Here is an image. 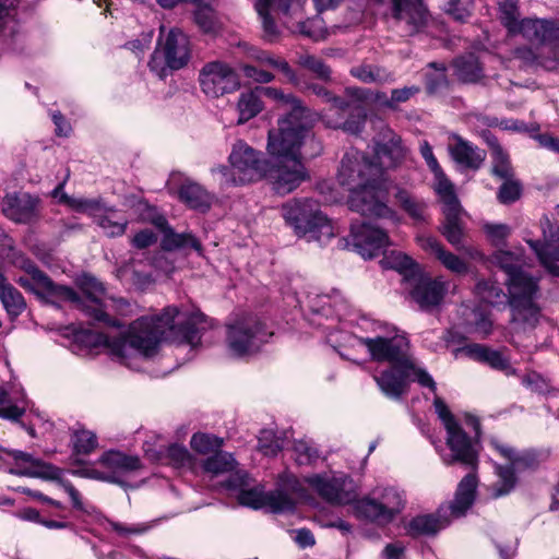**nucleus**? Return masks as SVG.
I'll use <instances>...</instances> for the list:
<instances>
[{"label":"nucleus","instance_id":"nucleus-44","mask_svg":"<svg viewBox=\"0 0 559 559\" xmlns=\"http://www.w3.org/2000/svg\"><path fill=\"white\" fill-rule=\"evenodd\" d=\"M435 176V189L443 204V209L461 206L454 191V186L448 179L442 168L432 171Z\"/></svg>","mask_w":559,"mask_h":559},{"label":"nucleus","instance_id":"nucleus-10","mask_svg":"<svg viewBox=\"0 0 559 559\" xmlns=\"http://www.w3.org/2000/svg\"><path fill=\"white\" fill-rule=\"evenodd\" d=\"M309 135V114L282 117L277 128L269 131L267 152L282 159L299 158V150Z\"/></svg>","mask_w":559,"mask_h":559},{"label":"nucleus","instance_id":"nucleus-12","mask_svg":"<svg viewBox=\"0 0 559 559\" xmlns=\"http://www.w3.org/2000/svg\"><path fill=\"white\" fill-rule=\"evenodd\" d=\"M381 392L392 399L399 400L408 392L409 382L417 381L421 386L437 391V384L432 377L423 368L418 367L414 358L406 359V362H394L384 369L379 376H374Z\"/></svg>","mask_w":559,"mask_h":559},{"label":"nucleus","instance_id":"nucleus-50","mask_svg":"<svg viewBox=\"0 0 559 559\" xmlns=\"http://www.w3.org/2000/svg\"><path fill=\"white\" fill-rule=\"evenodd\" d=\"M395 199L397 203L415 219H423L425 212V203L414 198L408 191L395 188Z\"/></svg>","mask_w":559,"mask_h":559},{"label":"nucleus","instance_id":"nucleus-63","mask_svg":"<svg viewBox=\"0 0 559 559\" xmlns=\"http://www.w3.org/2000/svg\"><path fill=\"white\" fill-rule=\"evenodd\" d=\"M154 36V31L150 29L141 33L136 38L126 44L127 49L131 50L135 56H143L150 48Z\"/></svg>","mask_w":559,"mask_h":559},{"label":"nucleus","instance_id":"nucleus-22","mask_svg":"<svg viewBox=\"0 0 559 559\" xmlns=\"http://www.w3.org/2000/svg\"><path fill=\"white\" fill-rule=\"evenodd\" d=\"M278 159L272 167L267 166L264 177L276 193L285 195L299 187L307 176L299 158Z\"/></svg>","mask_w":559,"mask_h":559},{"label":"nucleus","instance_id":"nucleus-56","mask_svg":"<svg viewBox=\"0 0 559 559\" xmlns=\"http://www.w3.org/2000/svg\"><path fill=\"white\" fill-rule=\"evenodd\" d=\"M298 63L302 68L312 72L319 80L329 81L331 79V69L321 59L313 55H301L298 58Z\"/></svg>","mask_w":559,"mask_h":559},{"label":"nucleus","instance_id":"nucleus-33","mask_svg":"<svg viewBox=\"0 0 559 559\" xmlns=\"http://www.w3.org/2000/svg\"><path fill=\"white\" fill-rule=\"evenodd\" d=\"M442 211L444 214V223L441 228L442 235L456 250H462L471 257H476L477 251L474 252L464 245V231L460 218L462 207H449Z\"/></svg>","mask_w":559,"mask_h":559},{"label":"nucleus","instance_id":"nucleus-9","mask_svg":"<svg viewBox=\"0 0 559 559\" xmlns=\"http://www.w3.org/2000/svg\"><path fill=\"white\" fill-rule=\"evenodd\" d=\"M191 57L189 37L179 28L166 29L159 27L156 48L151 57L148 67L159 78L167 74V69L180 70L185 68Z\"/></svg>","mask_w":559,"mask_h":559},{"label":"nucleus","instance_id":"nucleus-14","mask_svg":"<svg viewBox=\"0 0 559 559\" xmlns=\"http://www.w3.org/2000/svg\"><path fill=\"white\" fill-rule=\"evenodd\" d=\"M271 335L257 316L243 314L227 326L226 343L231 355L241 357L257 353Z\"/></svg>","mask_w":559,"mask_h":559},{"label":"nucleus","instance_id":"nucleus-38","mask_svg":"<svg viewBox=\"0 0 559 559\" xmlns=\"http://www.w3.org/2000/svg\"><path fill=\"white\" fill-rule=\"evenodd\" d=\"M260 91L261 95L275 102L280 108L289 110L284 117L298 118L300 115L309 114V109L302 105L301 100L290 93L286 94L283 90L271 86L260 87Z\"/></svg>","mask_w":559,"mask_h":559},{"label":"nucleus","instance_id":"nucleus-55","mask_svg":"<svg viewBox=\"0 0 559 559\" xmlns=\"http://www.w3.org/2000/svg\"><path fill=\"white\" fill-rule=\"evenodd\" d=\"M96 223L106 233L107 236H121L126 231L127 219L117 217L115 211H110L106 215H96Z\"/></svg>","mask_w":559,"mask_h":559},{"label":"nucleus","instance_id":"nucleus-39","mask_svg":"<svg viewBox=\"0 0 559 559\" xmlns=\"http://www.w3.org/2000/svg\"><path fill=\"white\" fill-rule=\"evenodd\" d=\"M147 455L152 460L170 464L177 468L187 467L194 469L197 466L195 459L191 455V453L183 445L176 443L169 445L164 452L157 454L147 453Z\"/></svg>","mask_w":559,"mask_h":559},{"label":"nucleus","instance_id":"nucleus-53","mask_svg":"<svg viewBox=\"0 0 559 559\" xmlns=\"http://www.w3.org/2000/svg\"><path fill=\"white\" fill-rule=\"evenodd\" d=\"M307 88L320 97L322 102L330 106L325 114H332L334 110H344L349 107V100L335 96L331 91L319 84H309Z\"/></svg>","mask_w":559,"mask_h":559},{"label":"nucleus","instance_id":"nucleus-1","mask_svg":"<svg viewBox=\"0 0 559 559\" xmlns=\"http://www.w3.org/2000/svg\"><path fill=\"white\" fill-rule=\"evenodd\" d=\"M204 322L205 317L201 312H182L176 307H167L159 316L135 320L119 337L93 332H87L85 337L93 345L107 346L122 364L134 368L138 358L155 356L162 341L195 347Z\"/></svg>","mask_w":559,"mask_h":559},{"label":"nucleus","instance_id":"nucleus-15","mask_svg":"<svg viewBox=\"0 0 559 559\" xmlns=\"http://www.w3.org/2000/svg\"><path fill=\"white\" fill-rule=\"evenodd\" d=\"M14 263L26 272L25 276L17 280L23 288L34 292L51 304H58L60 300L79 301L76 293L72 288L55 284L31 260L20 257Z\"/></svg>","mask_w":559,"mask_h":559},{"label":"nucleus","instance_id":"nucleus-37","mask_svg":"<svg viewBox=\"0 0 559 559\" xmlns=\"http://www.w3.org/2000/svg\"><path fill=\"white\" fill-rule=\"evenodd\" d=\"M261 96L260 86L246 90L239 94L236 103L237 124L248 122L263 110L264 104Z\"/></svg>","mask_w":559,"mask_h":559},{"label":"nucleus","instance_id":"nucleus-49","mask_svg":"<svg viewBox=\"0 0 559 559\" xmlns=\"http://www.w3.org/2000/svg\"><path fill=\"white\" fill-rule=\"evenodd\" d=\"M475 292L481 300L492 306L501 305L506 299V294L496 282L479 281L476 284Z\"/></svg>","mask_w":559,"mask_h":559},{"label":"nucleus","instance_id":"nucleus-6","mask_svg":"<svg viewBox=\"0 0 559 559\" xmlns=\"http://www.w3.org/2000/svg\"><path fill=\"white\" fill-rule=\"evenodd\" d=\"M228 160L229 168L224 165L212 168L222 187L255 182L266 175L267 160L242 140L233 144Z\"/></svg>","mask_w":559,"mask_h":559},{"label":"nucleus","instance_id":"nucleus-20","mask_svg":"<svg viewBox=\"0 0 559 559\" xmlns=\"http://www.w3.org/2000/svg\"><path fill=\"white\" fill-rule=\"evenodd\" d=\"M79 286L83 292V297L76 294L79 301L68 300L75 308L85 312L88 317L107 326L119 328L121 322L109 317L102 304V297L105 294L103 284L92 275L84 274L79 278Z\"/></svg>","mask_w":559,"mask_h":559},{"label":"nucleus","instance_id":"nucleus-25","mask_svg":"<svg viewBox=\"0 0 559 559\" xmlns=\"http://www.w3.org/2000/svg\"><path fill=\"white\" fill-rule=\"evenodd\" d=\"M392 16L408 35L421 32L429 21L423 0H392Z\"/></svg>","mask_w":559,"mask_h":559},{"label":"nucleus","instance_id":"nucleus-47","mask_svg":"<svg viewBox=\"0 0 559 559\" xmlns=\"http://www.w3.org/2000/svg\"><path fill=\"white\" fill-rule=\"evenodd\" d=\"M224 440L213 435L198 432L194 433L190 440V445L193 451L202 455H214L221 452Z\"/></svg>","mask_w":559,"mask_h":559},{"label":"nucleus","instance_id":"nucleus-35","mask_svg":"<svg viewBox=\"0 0 559 559\" xmlns=\"http://www.w3.org/2000/svg\"><path fill=\"white\" fill-rule=\"evenodd\" d=\"M462 350L476 361L485 362L492 369L503 371L507 376L515 373V370L510 364V359L506 357L502 352L479 344L466 346Z\"/></svg>","mask_w":559,"mask_h":559},{"label":"nucleus","instance_id":"nucleus-29","mask_svg":"<svg viewBox=\"0 0 559 559\" xmlns=\"http://www.w3.org/2000/svg\"><path fill=\"white\" fill-rule=\"evenodd\" d=\"M104 467L105 475H112L115 480H105L106 483L123 485L121 477L128 473L141 468V462L138 456L127 455L119 451H107L97 461Z\"/></svg>","mask_w":559,"mask_h":559},{"label":"nucleus","instance_id":"nucleus-46","mask_svg":"<svg viewBox=\"0 0 559 559\" xmlns=\"http://www.w3.org/2000/svg\"><path fill=\"white\" fill-rule=\"evenodd\" d=\"M350 73L364 83H391L394 81L392 73L385 69L370 64H361L352 68Z\"/></svg>","mask_w":559,"mask_h":559},{"label":"nucleus","instance_id":"nucleus-30","mask_svg":"<svg viewBox=\"0 0 559 559\" xmlns=\"http://www.w3.org/2000/svg\"><path fill=\"white\" fill-rule=\"evenodd\" d=\"M324 120L328 127L343 129L350 134H358L366 120L365 109L349 102V107L344 110H334L332 114H324Z\"/></svg>","mask_w":559,"mask_h":559},{"label":"nucleus","instance_id":"nucleus-18","mask_svg":"<svg viewBox=\"0 0 559 559\" xmlns=\"http://www.w3.org/2000/svg\"><path fill=\"white\" fill-rule=\"evenodd\" d=\"M251 58L257 63H243L240 69L245 76L255 83L266 84L274 81L275 75L270 72L266 68L276 69L282 72L287 82L298 86L300 80L296 71L289 66V63L269 51L255 49L251 52Z\"/></svg>","mask_w":559,"mask_h":559},{"label":"nucleus","instance_id":"nucleus-23","mask_svg":"<svg viewBox=\"0 0 559 559\" xmlns=\"http://www.w3.org/2000/svg\"><path fill=\"white\" fill-rule=\"evenodd\" d=\"M350 238L355 251L365 259L379 255L389 245L388 235L381 228L368 223L352 225Z\"/></svg>","mask_w":559,"mask_h":559},{"label":"nucleus","instance_id":"nucleus-36","mask_svg":"<svg viewBox=\"0 0 559 559\" xmlns=\"http://www.w3.org/2000/svg\"><path fill=\"white\" fill-rule=\"evenodd\" d=\"M179 198L190 209L206 212L210 210L214 195L200 183L185 180L179 189Z\"/></svg>","mask_w":559,"mask_h":559},{"label":"nucleus","instance_id":"nucleus-41","mask_svg":"<svg viewBox=\"0 0 559 559\" xmlns=\"http://www.w3.org/2000/svg\"><path fill=\"white\" fill-rule=\"evenodd\" d=\"M499 19L509 35H518L522 27L519 0H498Z\"/></svg>","mask_w":559,"mask_h":559},{"label":"nucleus","instance_id":"nucleus-59","mask_svg":"<svg viewBox=\"0 0 559 559\" xmlns=\"http://www.w3.org/2000/svg\"><path fill=\"white\" fill-rule=\"evenodd\" d=\"M295 461L299 465H311L319 459L318 450L307 440H298L294 443Z\"/></svg>","mask_w":559,"mask_h":559},{"label":"nucleus","instance_id":"nucleus-19","mask_svg":"<svg viewBox=\"0 0 559 559\" xmlns=\"http://www.w3.org/2000/svg\"><path fill=\"white\" fill-rule=\"evenodd\" d=\"M202 92L210 98H218L240 88L238 73L227 63L221 61L207 62L199 73Z\"/></svg>","mask_w":559,"mask_h":559},{"label":"nucleus","instance_id":"nucleus-26","mask_svg":"<svg viewBox=\"0 0 559 559\" xmlns=\"http://www.w3.org/2000/svg\"><path fill=\"white\" fill-rule=\"evenodd\" d=\"M374 155L381 168H394L402 164L407 155V148L402 144V139L392 130L382 133L381 141L374 142Z\"/></svg>","mask_w":559,"mask_h":559},{"label":"nucleus","instance_id":"nucleus-24","mask_svg":"<svg viewBox=\"0 0 559 559\" xmlns=\"http://www.w3.org/2000/svg\"><path fill=\"white\" fill-rule=\"evenodd\" d=\"M544 242L527 240V243L536 253L540 264L554 276H559V228L552 226L545 217L542 221Z\"/></svg>","mask_w":559,"mask_h":559},{"label":"nucleus","instance_id":"nucleus-34","mask_svg":"<svg viewBox=\"0 0 559 559\" xmlns=\"http://www.w3.org/2000/svg\"><path fill=\"white\" fill-rule=\"evenodd\" d=\"M417 240L424 250L433 254L449 271L455 274H465L467 272V263L454 253L447 251L436 238L431 236H419Z\"/></svg>","mask_w":559,"mask_h":559},{"label":"nucleus","instance_id":"nucleus-45","mask_svg":"<svg viewBox=\"0 0 559 559\" xmlns=\"http://www.w3.org/2000/svg\"><path fill=\"white\" fill-rule=\"evenodd\" d=\"M454 67L457 76L464 82H477L483 76L479 61L472 53L457 58Z\"/></svg>","mask_w":559,"mask_h":559},{"label":"nucleus","instance_id":"nucleus-61","mask_svg":"<svg viewBox=\"0 0 559 559\" xmlns=\"http://www.w3.org/2000/svg\"><path fill=\"white\" fill-rule=\"evenodd\" d=\"M474 0H451L447 7V13L454 20L465 22L472 14Z\"/></svg>","mask_w":559,"mask_h":559},{"label":"nucleus","instance_id":"nucleus-64","mask_svg":"<svg viewBox=\"0 0 559 559\" xmlns=\"http://www.w3.org/2000/svg\"><path fill=\"white\" fill-rule=\"evenodd\" d=\"M194 21L199 25V27L205 33H210L215 29L214 12L211 8L206 5L199 7L195 10Z\"/></svg>","mask_w":559,"mask_h":559},{"label":"nucleus","instance_id":"nucleus-7","mask_svg":"<svg viewBox=\"0 0 559 559\" xmlns=\"http://www.w3.org/2000/svg\"><path fill=\"white\" fill-rule=\"evenodd\" d=\"M283 217L298 237L325 242L334 236L331 222L312 200H295L283 205Z\"/></svg>","mask_w":559,"mask_h":559},{"label":"nucleus","instance_id":"nucleus-60","mask_svg":"<svg viewBox=\"0 0 559 559\" xmlns=\"http://www.w3.org/2000/svg\"><path fill=\"white\" fill-rule=\"evenodd\" d=\"M24 412L25 408L12 403L9 393L0 386V417L9 420H17Z\"/></svg>","mask_w":559,"mask_h":559},{"label":"nucleus","instance_id":"nucleus-27","mask_svg":"<svg viewBox=\"0 0 559 559\" xmlns=\"http://www.w3.org/2000/svg\"><path fill=\"white\" fill-rule=\"evenodd\" d=\"M448 151L451 158L461 167L476 170L486 159V152L459 134L449 136Z\"/></svg>","mask_w":559,"mask_h":559},{"label":"nucleus","instance_id":"nucleus-2","mask_svg":"<svg viewBox=\"0 0 559 559\" xmlns=\"http://www.w3.org/2000/svg\"><path fill=\"white\" fill-rule=\"evenodd\" d=\"M337 181L348 192L350 210L364 216L395 221L386 203L389 185L382 169L356 148L347 151L341 162Z\"/></svg>","mask_w":559,"mask_h":559},{"label":"nucleus","instance_id":"nucleus-3","mask_svg":"<svg viewBox=\"0 0 559 559\" xmlns=\"http://www.w3.org/2000/svg\"><path fill=\"white\" fill-rule=\"evenodd\" d=\"M491 261L507 274L512 322L523 329L536 326L539 319V308L535 302L538 294L537 278L523 270L526 261L522 250H499L493 253Z\"/></svg>","mask_w":559,"mask_h":559},{"label":"nucleus","instance_id":"nucleus-57","mask_svg":"<svg viewBox=\"0 0 559 559\" xmlns=\"http://www.w3.org/2000/svg\"><path fill=\"white\" fill-rule=\"evenodd\" d=\"M61 202L66 203L72 210L86 213L96 217L97 213L100 211V204L98 201L93 199L85 198H72L67 193L61 195Z\"/></svg>","mask_w":559,"mask_h":559},{"label":"nucleus","instance_id":"nucleus-32","mask_svg":"<svg viewBox=\"0 0 559 559\" xmlns=\"http://www.w3.org/2000/svg\"><path fill=\"white\" fill-rule=\"evenodd\" d=\"M38 200L28 193L8 194L3 201V213L9 218L19 222H29L37 207Z\"/></svg>","mask_w":559,"mask_h":559},{"label":"nucleus","instance_id":"nucleus-54","mask_svg":"<svg viewBox=\"0 0 559 559\" xmlns=\"http://www.w3.org/2000/svg\"><path fill=\"white\" fill-rule=\"evenodd\" d=\"M285 440L277 437L271 429L260 431L258 438V449L266 456L276 455L284 448Z\"/></svg>","mask_w":559,"mask_h":559},{"label":"nucleus","instance_id":"nucleus-42","mask_svg":"<svg viewBox=\"0 0 559 559\" xmlns=\"http://www.w3.org/2000/svg\"><path fill=\"white\" fill-rule=\"evenodd\" d=\"M487 142L491 150L492 174L501 179L513 177L509 155L504 152L498 140L496 138H488Z\"/></svg>","mask_w":559,"mask_h":559},{"label":"nucleus","instance_id":"nucleus-11","mask_svg":"<svg viewBox=\"0 0 559 559\" xmlns=\"http://www.w3.org/2000/svg\"><path fill=\"white\" fill-rule=\"evenodd\" d=\"M404 491L395 487H377L355 504L359 518L380 526L392 523L405 508Z\"/></svg>","mask_w":559,"mask_h":559},{"label":"nucleus","instance_id":"nucleus-40","mask_svg":"<svg viewBox=\"0 0 559 559\" xmlns=\"http://www.w3.org/2000/svg\"><path fill=\"white\" fill-rule=\"evenodd\" d=\"M0 300L11 316H19L26 305L21 293L13 287L7 277L0 272Z\"/></svg>","mask_w":559,"mask_h":559},{"label":"nucleus","instance_id":"nucleus-31","mask_svg":"<svg viewBox=\"0 0 559 559\" xmlns=\"http://www.w3.org/2000/svg\"><path fill=\"white\" fill-rule=\"evenodd\" d=\"M447 289V283L441 278L421 277L411 290V296L421 309H428L441 302Z\"/></svg>","mask_w":559,"mask_h":559},{"label":"nucleus","instance_id":"nucleus-16","mask_svg":"<svg viewBox=\"0 0 559 559\" xmlns=\"http://www.w3.org/2000/svg\"><path fill=\"white\" fill-rule=\"evenodd\" d=\"M247 474L237 473L235 477L227 481L228 488H242L247 485ZM238 500L242 506L260 509L263 507L270 508L274 513L292 511L295 507L294 499L283 489H277L263 493L257 488L241 489Z\"/></svg>","mask_w":559,"mask_h":559},{"label":"nucleus","instance_id":"nucleus-28","mask_svg":"<svg viewBox=\"0 0 559 559\" xmlns=\"http://www.w3.org/2000/svg\"><path fill=\"white\" fill-rule=\"evenodd\" d=\"M306 0H258L255 9L262 20L266 35L274 36L277 33L276 25L270 16L271 11H281L285 16L294 15L301 19V10Z\"/></svg>","mask_w":559,"mask_h":559},{"label":"nucleus","instance_id":"nucleus-5","mask_svg":"<svg viewBox=\"0 0 559 559\" xmlns=\"http://www.w3.org/2000/svg\"><path fill=\"white\" fill-rule=\"evenodd\" d=\"M477 478L475 473H468L459 484L454 500L448 506H441L433 514L418 515L409 521L408 534L412 536L433 535L447 527L453 519L463 516L475 500Z\"/></svg>","mask_w":559,"mask_h":559},{"label":"nucleus","instance_id":"nucleus-17","mask_svg":"<svg viewBox=\"0 0 559 559\" xmlns=\"http://www.w3.org/2000/svg\"><path fill=\"white\" fill-rule=\"evenodd\" d=\"M15 467H10L9 473L19 476L56 480L70 496L72 504L78 510H83V502L79 491L67 480L60 478L61 469L45 463L31 454L16 452L14 454Z\"/></svg>","mask_w":559,"mask_h":559},{"label":"nucleus","instance_id":"nucleus-4","mask_svg":"<svg viewBox=\"0 0 559 559\" xmlns=\"http://www.w3.org/2000/svg\"><path fill=\"white\" fill-rule=\"evenodd\" d=\"M518 35L535 45L518 47L513 58L528 67H542L548 71H559V20L524 17Z\"/></svg>","mask_w":559,"mask_h":559},{"label":"nucleus","instance_id":"nucleus-58","mask_svg":"<svg viewBox=\"0 0 559 559\" xmlns=\"http://www.w3.org/2000/svg\"><path fill=\"white\" fill-rule=\"evenodd\" d=\"M96 435L90 430L81 429L73 435L74 451L78 454H90L97 448Z\"/></svg>","mask_w":559,"mask_h":559},{"label":"nucleus","instance_id":"nucleus-8","mask_svg":"<svg viewBox=\"0 0 559 559\" xmlns=\"http://www.w3.org/2000/svg\"><path fill=\"white\" fill-rule=\"evenodd\" d=\"M433 406L447 431L445 442L450 453L442 456L443 462L447 465L460 463L475 471L478 465V451L472 439L467 437L441 397H435Z\"/></svg>","mask_w":559,"mask_h":559},{"label":"nucleus","instance_id":"nucleus-21","mask_svg":"<svg viewBox=\"0 0 559 559\" xmlns=\"http://www.w3.org/2000/svg\"><path fill=\"white\" fill-rule=\"evenodd\" d=\"M308 485L331 504H347L356 498L354 480L344 475H313L306 478Z\"/></svg>","mask_w":559,"mask_h":559},{"label":"nucleus","instance_id":"nucleus-52","mask_svg":"<svg viewBox=\"0 0 559 559\" xmlns=\"http://www.w3.org/2000/svg\"><path fill=\"white\" fill-rule=\"evenodd\" d=\"M498 480L493 485L492 496L498 498L508 495L515 486V475L513 466H497Z\"/></svg>","mask_w":559,"mask_h":559},{"label":"nucleus","instance_id":"nucleus-62","mask_svg":"<svg viewBox=\"0 0 559 559\" xmlns=\"http://www.w3.org/2000/svg\"><path fill=\"white\" fill-rule=\"evenodd\" d=\"M503 180L504 182L501 185L498 192V199L503 204L513 203L521 195V183L516 180H513L512 177Z\"/></svg>","mask_w":559,"mask_h":559},{"label":"nucleus","instance_id":"nucleus-43","mask_svg":"<svg viewBox=\"0 0 559 559\" xmlns=\"http://www.w3.org/2000/svg\"><path fill=\"white\" fill-rule=\"evenodd\" d=\"M201 466L205 473L217 476L233 472L237 466V462L230 453L221 451L204 460Z\"/></svg>","mask_w":559,"mask_h":559},{"label":"nucleus","instance_id":"nucleus-13","mask_svg":"<svg viewBox=\"0 0 559 559\" xmlns=\"http://www.w3.org/2000/svg\"><path fill=\"white\" fill-rule=\"evenodd\" d=\"M330 335H344L345 342L352 346H365L374 361H386L390 365L394 362H406V359L413 358L409 354V343L404 335L376 334L373 337H357L346 332H335Z\"/></svg>","mask_w":559,"mask_h":559},{"label":"nucleus","instance_id":"nucleus-51","mask_svg":"<svg viewBox=\"0 0 559 559\" xmlns=\"http://www.w3.org/2000/svg\"><path fill=\"white\" fill-rule=\"evenodd\" d=\"M381 264L385 269H393L401 273L412 271L415 266L411 257L397 250L384 251Z\"/></svg>","mask_w":559,"mask_h":559},{"label":"nucleus","instance_id":"nucleus-48","mask_svg":"<svg viewBox=\"0 0 559 559\" xmlns=\"http://www.w3.org/2000/svg\"><path fill=\"white\" fill-rule=\"evenodd\" d=\"M163 248L166 250H174L177 248L191 247L197 252H202V246L200 241L191 234H177L171 229L165 233L163 238Z\"/></svg>","mask_w":559,"mask_h":559}]
</instances>
